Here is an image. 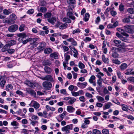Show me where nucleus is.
<instances>
[{
  "mask_svg": "<svg viewBox=\"0 0 134 134\" xmlns=\"http://www.w3.org/2000/svg\"><path fill=\"white\" fill-rule=\"evenodd\" d=\"M71 93L72 96L74 97H77L79 96V94L77 92H72Z\"/></svg>",
  "mask_w": 134,
  "mask_h": 134,
  "instance_id": "obj_63",
  "label": "nucleus"
},
{
  "mask_svg": "<svg viewBox=\"0 0 134 134\" xmlns=\"http://www.w3.org/2000/svg\"><path fill=\"white\" fill-rule=\"evenodd\" d=\"M51 57L54 58L55 59H57L58 58V56L56 52H54L51 53L50 55Z\"/></svg>",
  "mask_w": 134,
  "mask_h": 134,
  "instance_id": "obj_28",
  "label": "nucleus"
},
{
  "mask_svg": "<svg viewBox=\"0 0 134 134\" xmlns=\"http://www.w3.org/2000/svg\"><path fill=\"white\" fill-rule=\"evenodd\" d=\"M121 106L122 107V109L123 110L127 111L128 108L126 105L124 104H122L121 105Z\"/></svg>",
  "mask_w": 134,
  "mask_h": 134,
  "instance_id": "obj_37",
  "label": "nucleus"
},
{
  "mask_svg": "<svg viewBox=\"0 0 134 134\" xmlns=\"http://www.w3.org/2000/svg\"><path fill=\"white\" fill-rule=\"evenodd\" d=\"M44 15L45 18H49L51 16L52 13L51 12H47L45 13Z\"/></svg>",
  "mask_w": 134,
  "mask_h": 134,
  "instance_id": "obj_32",
  "label": "nucleus"
},
{
  "mask_svg": "<svg viewBox=\"0 0 134 134\" xmlns=\"http://www.w3.org/2000/svg\"><path fill=\"white\" fill-rule=\"evenodd\" d=\"M10 18L14 20H16L17 19V17L16 15L14 14H12L10 15Z\"/></svg>",
  "mask_w": 134,
  "mask_h": 134,
  "instance_id": "obj_46",
  "label": "nucleus"
},
{
  "mask_svg": "<svg viewBox=\"0 0 134 134\" xmlns=\"http://www.w3.org/2000/svg\"><path fill=\"white\" fill-rule=\"evenodd\" d=\"M53 51L52 49L50 48H48L45 49L44 52L45 54H49L52 52Z\"/></svg>",
  "mask_w": 134,
  "mask_h": 134,
  "instance_id": "obj_22",
  "label": "nucleus"
},
{
  "mask_svg": "<svg viewBox=\"0 0 134 134\" xmlns=\"http://www.w3.org/2000/svg\"><path fill=\"white\" fill-rule=\"evenodd\" d=\"M25 91H26V93L30 94L31 95H35L36 93L35 91L30 88H27L25 89Z\"/></svg>",
  "mask_w": 134,
  "mask_h": 134,
  "instance_id": "obj_11",
  "label": "nucleus"
},
{
  "mask_svg": "<svg viewBox=\"0 0 134 134\" xmlns=\"http://www.w3.org/2000/svg\"><path fill=\"white\" fill-rule=\"evenodd\" d=\"M124 28L125 30L127 32L130 34L134 33V31L131 29V28H134V25L124 26Z\"/></svg>",
  "mask_w": 134,
  "mask_h": 134,
  "instance_id": "obj_1",
  "label": "nucleus"
},
{
  "mask_svg": "<svg viewBox=\"0 0 134 134\" xmlns=\"http://www.w3.org/2000/svg\"><path fill=\"white\" fill-rule=\"evenodd\" d=\"M49 32V31L48 30H46L45 31H42L40 32V34L43 36L45 35V34H47Z\"/></svg>",
  "mask_w": 134,
  "mask_h": 134,
  "instance_id": "obj_48",
  "label": "nucleus"
},
{
  "mask_svg": "<svg viewBox=\"0 0 134 134\" xmlns=\"http://www.w3.org/2000/svg\"><path fill=\"white\" fill-rule=\"evenodd\" d=\"M43 65L44 66H50L52 64V62L49 60L47 59L43 60L42 62Z\"/></svg>",
  "mask_w": 134,
  "mask_h": 134,
  "instance_id": "obj_12",
  "label": "nucleus"
},
{
  "mask_svg": "<svg viewBox=\"0 0 134 134\" xmlns=\"http://www.w3.org/2000/svg\"><path fill=\"white\" fill-rule=\"evenodd\" d=\"M9 54H12L15 51V50L13 49H10L7 50Z\"/></svg>",
  "mask_w": 134,
  "mask_h": 134,
  "instance_id": "obj_57",
  "label": "nucleus"
},
{
  "mask_svg": "<svg viewBox=\"0 0 134 134\" xmlns=\"http://www.w3.org/2000/svg\"><path fill=\"white\" fill-rule=\"evenodd\" d=\"M49 23L54 24V22L56 21V19L54 17H52V18H49L47 19Z\"/></svg>",
  "mask_w": 134,
  "mask_h": 134,
  "instance_id": "obj_26",
  "label": "nucleus"
},
{
  "mask_svg": "<svg viewBox=\"0 0 134 134\" xmlns=\"http://www.w3.org/2000/svg\"><path fill=\"white\" fill-rule=\"evenodd\" d=\"M6 82V81L5 80H3L1 81L0 83V85L1 87L3 88L4 87Z\"/></svg>",
  "mask_w": 134,
  "mask_h": 134,
  "instance_id": "obj_49",
  "label": "nucleus"
},
{
  "mask_svg": "<svg viewBox=\"0 0 134 134\" xmlns=\"http://www.w3.org/2000/svg\"><path fill=\"white\" fill-rule=\"evenodd\" d=\"M16 94L20 95L23 97L24 96V95L23 93L20 91L17 90L16 92Z\"/></svg>",
  "mask_w": 134,
  "mask_h": 134,
  "instance_id": "obj_54",
  "label": "nucleus"
},
{
  "mask_svg": "<svg viewBox=\"0 0 134 134\" xmlns=\"http://www.w3.org/2000/svg\"><path fill=\"white\" fill-rule=\"evenodd\" d=\"M91 40V38L89 37H87L85 38L83 40L85 41L86 42H87L88 41H90Z\"/></svg>",
  "mask_w": 134,
  "mask_h": 134,
  "instance_id": "obj_61",
  "label": "nucleus"
},
{
  "mask_svg": "<svg viewBox=\"0 0 134 134\" xmlns=\"http://www.w3.org/2000/svg\"><path fill=\"white\" fill-rule=\"evenodd\" d=\"M113 43H114V45L117 47L119 44H120L121 42L120 40L115 39L113 40Z\"/></svg>",
  "mask_w": 134,
  "mask_h": 134,
  "instance_id": "obj_29",
  "label": "nucleus"
},
{
  "mask_svg": "<svg viewBox=\"0 0 134 134\" xmlns=\"http://www.w3.org/2000/svg\"><path fill=\"white\" fill-rule=\"evenodd\" d=\"M77 86L81 88H85L87 85V83L86 82L83 83L78 82L77 83Z\"/></svg>",
  "mask_w": 134,
  "mask_h": 134,
  "instance_id": "obj_16",
  "label": "nucleus"
},
{
  "mask_svg": "<svg viewBox=\"0 0 134 134\" xmlns=\"http://www.w3.org/2000/svg\"><path fill=\"white\" fill-rule=\"evenodd\" d=\"M29 40L30 41V43L32 44L35 45L36 44V41H37L38 39L37 38H30L29 39Z\"/></svg>",
  "mask_w": 134,
  "mask_h": 134,
  "instance_id": "obj_20",
  "label": "nucleus"
},
{
  "mask_svg": "<svg viewBox=\"0 0 134 134\" xmlns=\"http://www.w3.org/2000/svg\"><path fill=\"white\" fill-rule=\"evenodd\" d=\"M41 79L43 80L48 81L51 82L54 81L52 77L49 75H46L44 77L41 78Z\"/></svg>",
  "mask_w": 134,
  "mask_h": 134,
  "instance_id": "obj_8",
  "label": "nucleus"
},
{
  "mask_svg": "<svg viewBox=\"0 0 134 134\" xmlns=\"http://www.w3.org/2000/svg\"><path fill=\"white\" fill-rule=\"evenodd\" d=\"M44 69L45 72L48 74H51L53 71V69L48 66H44Z\"/></svg>",
  "mask_w": 134,
  "mask_h": 134,
  "instance_id": "obj_10",
  "label": "nucleus"
},
{
  "mask_svg": "<svg viewBox=\"0 0 134 134\" xmlns=\"http://www.w3.org/2000/svg\"><path fill=\"white\" fill-rule=\"evenodd\" d=\"M95 76L94 75H92L89 80V81L90 83H92L93 82L95 81Z\"/></svg>",
  "mask_w": 134,
  "mask_h": 134,
  "instance_id": "obj_25",
  "label": "nucleus"
},
{
  "mask_svg": "<svg viewBox=\"0 0 134 134\" xmlns=\"http://www.w3.org/2000/svg\"><path fill=\"white\" fill-rule=\"evenodd\" d=\"M93 133L95 134H101V132L99 130L96 129H94L93 130Z\"/></svg>",
  "mask_w": 134,
  "mask_h": 134,
  "instance_id": "obj_45",
  "label": "nucleus"
},
{
  "mask_svg": "<svg viewBox=\"0 0 134 134\" xmlns=\"http://www.w3.org/2000/svg\"><path fill=\"white\" fill-rule=\"evenodd\" d=\"M68 26V24H64L60 25L59 27V29L62 30H63V29L66 28Z\"/></svg>",
  "mask_w": 134,
  "mask_h": 134,
  "instance_id": "obj_43",
  "label": "nucleus"
},
{
  "mask_svg": "<svg viewBox=\"0 0 134 134\" xmlns=\"http://www.w3.org/2000/svg\"><path fill=\"white\" fill-rule=\"evenodd\" d=\"M128 89L131 91H134V86L131 85H129Z\"/></svg>",
  "mask_w": 134,
  "mask_h": 134,
  "instance_id": "obj_41",
  "label": "nucleus"
},
{
  "mask_svg": "<svg viewBox=\"0 0 134 134\" xmlns=\"http://www.w3.org/2000/svg\"><path fill=\"white\" fill-rule=\"evenodd\" d=\"M102 61L104 63H108L109 62V59L107 58H106L105 55L103 54L102 56Z\"/></svg>",
  "mask_w": 134,
  "mask_h": 134,
  "instance_id": "obj_21",
  "label": "nucleus"
},
{
  "mask_svg": "<svg viewBox=\"0 0 134 134\" xmlns=\"http://www.w3.org/2000/svg\"><path fill=\"white\" fill-rule=\"evenodd\" d=\"M78 66L79 68L81 69H83L85 68V65L81 62H79Z\"/></svg>",
  "mask_w": 134,
  "mask_h": 134,
  "instance_id": "obj_36",
  "label": "nucleus"
},
{
  "mask_svg": "<svg viewBox=\"0 0 134 134\" xmlns=\"http://www.w3.org/2000/svg\"><path fill=\"white\" fill-rule=\"evenodd\" d=\"M124 6L121 4L119 6V10L120 11H122L124 10Z\"/></svg>",
  "mask_w": 134,
  "mask_h": 134,
  "instance_id": "obj_62",
  "label": "nucleus"
},
{
  "mask_svg": "<svg viewBox=\"0 0 134 134\" xmlns=\"http://www.w3.org/2000/svg\"><path fill=\"white\" fill-rule=\"evenodd\" d=\"M25 26V25L24 24H22L20 25L19 28L20 31H24Z\"/></svg>",
  "mask_w": 134,
  "mask_h": 134,
  "instance_id": "obj_53",
  "label": "nucleus"
},
{
  "mask_svg": "<svg viewBox=\"0 0 134 134\" xmlns=\"http://www.w3.org/2000/svg\"><path fill=\"white\" fill-rule=\"evenodd\" d=\"M128 67L127 65L125 63L122 64L120 66V68L121 70H124Z\"/></svg>",
  "mask_w": 134,
  "mask_h": 134,
  "instance_id": "obj_27",
  "label": "nucleus"
},
{
  "mask_svg": "<svg viewBox=\"0 0 134 134\" xmlns=\"http://www.w3.org/2000/svg\"><path fill=\"white\" fill-rule=\"evenodd\" d=\"M38 44V46L36 48L37 50L41 51L45 48L46 45V43L45 42H41Z\"/></svg>",
  "mask_w": 134,
  "mask_h": 134,
  "instance_id": "obj_7",
  "label": "nucleus"
},
{
  "mask_svg": "<svg viewBox=\"0 0 134 134\" xmlns=\"http://www.w3.org/2000/svg\"><path fill=\"white\" fill-rule=\"evenodd\" d=\"M130 18L129 16L128 17L124 18L122 20V22L125 23H129L130 21Z\"/></svg>",
  "mask_w": 134,
  "mask_h": 134,
  "instance_id": "obj_35",
  "label": "nucleus"
},
{
  "mask_svg": "<svg viewBox=\"0 0 134 134\" xmlns=\"http://www.w3.org/2000/svg\"><path fill=\"white\" fill-rule=\"evenodd\" d=\"M18 36L20 37V38H24L26 36V34L24 33H21L18 34Z\"/></svg>",
  "mask_w": 134,
  "mask_h": 134,
  "instance_id": "obj_44",
  "label": "nucleus"
},
{
  "mask_svg": "<svg viewBox=\"0 0 134 134\" xmlns=\"http://www.w3.org/2000/svg\"><path fill=\"white\" fill-rule=\"evenodd\" d=\"M63 21L65 23H69L71 22V20L68 18H64L63 19Z\"/></svg>",
  "mask_w": 134,
  "mask_h": 134,
  "instance_id": "obj_34",
  "label": "nucleus"
},
{
  "mask_svg": "<svg viewBox=\"0 0 134 134\" xmlns=\"http://www.w3.org/2000/svg\"><path fill=\"white\" fill-rule=\"evenodd\" d=\"M38 12H41L42 13H45L47 10V8L44 6H42L40 7L39 9H38Z\"/></svg>",
  "mask_w": 134,
  "mask_h": 134,
  "instance_id": "obj_17",
  "label": "nucleus"
},
{
  "mask_svg": "<svg viewBox=\"0 0 134 134\" xmlns=\"http://www.w3.org/2000/svg\"><path fill=\"white\" fill-rule=\"evenodd\" d=\"M112 105V103L110 102H109L106 103L103 107V110H105L109 108Z\"/></svg>",
  "mask_w": 134,
  "mask_h": 134,
  "instance_id": "obj_18",
  "label": "nucleus"
},
{
  "mask_svg": "<svg viewBox=\"0 0 134 134\" xmlns=\"http://www.w3.org/2000/svg\"><path fill=\"white\" fill-rule=\"evenodd\" d=\"M16 42L14 40H11L8 42L7 44L5 45V47L8 46V47L16 44Z\"/></svg>",
  "mask_w": 134,
  "mask_h": 134,
  "instance_id": "obj_15",
  "label": "nucleus"
},
{
  "mask_svg": "<svg viewBox=\"0 0 134 134\" xmlns=\"http://www.w3.org/2000/svg\"><path fill=\"white\" fill-rule=\"evenodd\" d=\"M103 80H97V84L100 87H102V81Z\"/></svg>",
  "mask_w": 134,
  "mask_h": 134,
  "instance_id": "obj_56",
  "label": "nucleus"
},
{
  "mask_svg": "<svg viewBox=\"0 0 134 134\" xmlns=\"http://www.w3.org/2000/svg\"><path fill=\"white\" fill-rule=\"evenodd\" d=\"M68 114L65 111H63V113L62 114L60 115V117L62 119V120H63L64 117L66 116Z\"/></svg>",
  "mask_w": 134,
  "mask_h": 134,
  "instance_id": "obj_42",
  "label": "nucleus"
},
{
  "mask_svg": "<svg viewBox=\"0 0 134 134\" xmlns=\"http://www.w3.org/2000/svg\"><path fill=\"white\" fill-rule=\"evenodd\" d=\"M6 23L8 24L11 23V24H13L14 23V20L11 19L8 20V21H7Z\"/></svg>",
  "mask_w": 134,
  "mask_h": 134,
  "instance_id": "obj_59",
  "label": "nucleus"
},
{
  "mask_svg": "<svg viewBox=\"0 0 134 134\" xmlns=\"http://www.w3.org/2000/svg\"><path fill=\"white\" fill-rule=\"evenodd\" d=\"M73 129V125L72 124L67 125L66 126L63 127L62 128V130L63 131H65L69 130H72Z\"/></svg>",
  "mask_w": 134,
  "mask_h": 134,
  "instance_id": "obj_9",
  "label": "nucleus"
},
{
  "mask_svg": "<svg viewBox=\"0 0 134 134\" xmlns=\"http://www.w3.org/2000/svg\"><path fill=\"white\" fill-rule=\"evenodd\" d=\"M18 28V26L17 25H12L8 27V30L10 32H14L17 30Z\"/></svg>",
  "mask_w": 134,
  "mask_h": 134,
  "instance_id": "obj_4",
  "label": "nucleus"
},
{
  "mask_svg": "<svg viewBox=\"0 0 134 134\" xmlns=\"http://www.w3.org/2000/svg\"><path fill=\"white\" fill-rule=\"evenodd\" d=\"M67 15L72 20H74L75 18L74 16L73 15V14L72 13V8H70L67 10Z\"/></svg>",
  "mask_w": 134,
  "mask_h": 134,
  "instance_id": "obj_6",
  "label": "nucleus"
},
{
  "mask_svg": "<svg viewBox=\"0 0 134 134\" xmlns=\"http://www.w3.org/2000/svg\"><path fill=\"white\" fill-rule=\"evenodd\" d=\"M113 62L116 64H120V62L117 59H114L113 60Z\"/></svg>",
  "mask_w": 134,
  "mask_h": 134,
  "instance_id": "obj_40",
  "label": "nucleus"
},
{
  "mask_svg": "<svg viewBox=\"0 0 134 134\" xmlns=\"http://www.w3.org/2000/svg\"><path fill=\"white\" fill-rule=\"evenodd\" d=\"M31 119L37 121L38 120L39 118L37 116L34 115L31 117Z\"/></svg>",
  "mask_w": 134,
  "mask_h": 134,
  "instance_id": "obj_55",
  "label": "nucleus"
},
{
  "mask_svg": "<svg viewBox=\"0 0 134 134\" xmlns=\"http://www.w3.org/2000/svg\"><path fill=\"white\" fill-rule=\"evenodd\" d=\"M102 132L103 134H108L109 133V130L107 129H103L102 130Z\"/></svg>",
  "mask_w": 134,
  "mask_h": 134,
  "instance_id": "obj_52",
  "label": "nucleus"
},
{
  "mask_svg": "<svg viewBox=\"0 0 134 134\" xmlns=\"http://www.w3.org/2000/svg\"><path fill=\"white\" fill-rule=\"evenodd\" d=\"M12 12V11L10 9L7 10L6 9H4L3 10V13L6 15H8L10 14Z\"/></svg>",
  "mask_w": 134,
  "mask_h": 134,
  "instance_id": "obj_24",
  "label": "nucleus"
},
{
  "mask_svg": "<svg viewBox=\"0 0 134 134\" xmlns=\"http://www.w3.org/2000/svg\"><path fill=\"white\" fill-rule=\"evenodd\" d=\"M70 100H69L68 103L70 104H71L73 103L76 100V99L74 97H71V98L70 99Z\"/></svg>",
  "mask_w": 134,
  "mask_h": 134,
  "instance_id": "obj_30",
  "label": "nucleus"
},
{
  "mask_svg": "<svg viewBox=\"0 0 134 134\" xmlns=\"http://www.w3.org/2000/svg\"><path fill=\"white\" fill-rule=\"evenodd\" d=\"M11 125L13 126H19V125L18 123L16 121H14L11 122Z\"/></svg>",
  "mask_w": 134,
  "mask_h": 134,
  "instance_id": "obj_38",
  "label": "nucleus"
},
{
  "mask_svg": "<svg viewBox=\"0 0 134 134\" xmlns=\"http://www.w3.org/2000/svg\"><path fill=\"white\" fill-rule=\"evenodd\" d=\"M127 11L130 14L134 13V9L133 8H129L127 9Z\"/></svg>",
  "mask_w": 134,
  "mask_h": 134,
  "instance_id": "obj_47",
  "label": "nucleus"
},
{
  "mask_svg": "<svg viewBox=\"0 0 134 134\" xmlns=\"http://www.w3.org/2000/svg\"><path fill=\"white\" fill-rule=\"evenodd\" d=\"M24 83L31 88H34L36 87L37 84L36 82H31L28 80L24 81Z\"/></svg>",
  "mask_w": 134,
  "mask_h": 134,
  "instance_id": "obj_5",
  "label": "nucleus"
},
{
  "mask_svg": "<svg viewBox=\"0 0 134 134\" xmlns=\"http://www.w3.org/2000/svg\"><path fill=\"white\" fill-rule=\"evenodd\" d=\"M47 4V3L46 1L44 0L40 1L39 3L40 5L42 6H46Z\"/></svg>",
  "mask_w": 134,
  "mask_h": 134,
  "instance_id": "obj_33",
  "label": "nucleus"
},
{
  "mask_svg": "<svg viewBox=\"0 0 134 134\" xmlns=\"http://www.w3.org/2000/svg\"><path fill=\"white\" fill-rule=\"evenodd\" d=\"M90 16V15L88 13H86L85 14V16L83 19L84 21L86 22L88 21L89 19Z\"/></svg>",
  "mask_w": 134,
  "mask_h": 134,
  "instance_id": "obj_31",
  "label": "nucleus"
},
{
  "mask_svg": "<svg viewBox=\"0 0 134 134\" xmlns=\"http://www.w3.org/2000/svg\"><path fill=\"white\" fill-rule=\"evenodd\" d=\"M117 30L121 32V34L124 36L128 37L129 35L125 32L124 30L120 28H117L116 29Z\"/></svg>",
  "mask_w": 134,
  "mask_h": 134,
  "instance_id": "obj_13",
  "label": "nucleus"
},
{
  "mask_svg": "<svg viewBox=\"0 0 134 134\" xmlns=\"http://www.w3.org/2000/svg\"><path fill=\"white\" fill-rule=\"evenodd\" d=\"M96 98L98 101L100 102H102L104 100V99L103 98L99 96H97Z\"/></svg>",
  "mask_w": 134,
  "mask_h": 134,
  "instance_id": "obj_39",
  "label": "nucleus"
},
{
  "mask_svg": "<svg viewBox=\"0 0 134 134\" xmlns=\"http://www.w3.org/2000/svg\"><path fill=\"white\" fill-rule=\"evenodd\" d=\"M79 99L80 101L83 102H85L86 100L85 97L83 96L80 97H79Z\"/></svg>",
  "mask_w": 134,
  "mask_h": 134,
  "instance_id": "obj_58",
  "label": "nucleus"
},
{
  "mask_svg": "<svg viewBox=\"0 0 134 134\" xmlns=\"http://www.w3.org/2000/svg\"><path fill=\"white\" fill-rule=\"evenodd\" d=\"M95 70L97 72H98V74L100 75L101 76H104V74L100 71V70L98 68H96L95 69Z\"/></svg>",
  "mask_w": 134,
  "mask_h": 134,
  "instance_id": "obj_51",
  "label": "nucleus"
},
{
  "mask_svg": "<svg viewBox=\"0 0 134 134\" xmlns=\"http://www.w3.org/2000/svg\"><path fill=\"white\" fill-rule=\"evenodd\" d=\"M81 31L78 28L75 29L73 31L72 33L73 34H78Z\"/></svg>",
  "mask_w": 134,
  "mask_h": 134,
  "instance_id": "obj_50",
  "label": "nucleus"
},
{
  "mask_svg": "<svg viewBox=\"0 0 134 134\" xmlns=\"http://www.w3.org/2000/svg\"><path fill=\"white\" fill-rule=\"evenodd\" d=\"M120 49L118 48L113 47L111 48V50L112 51V56L114 58H117L118 57L119 54L117 53L118 51L120 50Z\"/></svg>",
  "mask_w": 134,
  "mask_h": 134,
  "instance_id": "obj_3",
  "label": "nucleus"
},
{
  "mask_svg": "<svg viewBox=\"0 0 134 134\" xmlns=\"http://www.w3.org/2000/svg\"><path fill=\"white\" fill-rule=\"evenodd\" d=\"M127 80L128 81L132 82H134V77H129L127 79Z\"/></svg>",
  "mask_w": 134,
  "mask_h": 134,
  "instance_id": "obj_64",
  "label": "nucleus"
},
{
  "mask_svg": "<svg viewBox=\"0 0 134 134\" xmlns=\"http://www.w3.org/2000/svg\"><path fill=\"white\" fill-rule=\"evenodd\" d=\"M44 89L47 90H51L52 87V84L50 82L45 81L42 83Z\"/></svg>",
  "mask_w": 134,
  "mask_h": 134,
  "instance_id": "obj_2",
  "label": "nucleus"
},
{
  "mask_svg": "<svg viewBox=\"0 0 134 134\" xmlns=\"http://www.w3.org/2000/svg\"><path fill=\"white\" fill-rule=\"evenodd\" d=\"M6 90L7 91L10 92V91L12 89L13 87L12 85L11 84H9L6 86Z\"/></svg>",
  "mask_w": 134,
  "mask_h": 134,
  "instance_id": "obj_23",
  "label": "nucleus"
},
{
  "mask_svg": "<svg viewBox=\"0 0 134 134\" xmlns=\"http://www.w3.org/2000/svg\"><path fill=\"white\" fill-rule=\"evenodd\" d=\"M75 110V109L71 106H67V110L69 113H72L74 112Z\"/></svg>",
  "mask_w": 134,
  "mask_h": 134,
  "instance_id": "obj_19",
  "label": "nucleus"
},
{
  "mask_svg": "<svg viewBox=\"0 0 134 134\" xmlns=\"http://www.w3.org/2000/svg\"><path fill=\"white\" fill-rule=\"evenodd\" d=\"M67 2L70 4H74L75 3V0H67Z\"/></svg>",
  "mask_w": 134,
  "mask_h": 134,
  "instance_id": "obj_60",
  "label": "nucleus"
},
{
  "mask_svg": "<svg viewBox=\"0 0 134 134\" xmlns=\"http://www.w3.org/2000/svg\"><path fill=\"white\" fill-rule=\"evenodd\" d=\"M31 103H32L33 105L32 106L35 109H38L40 107V104L34 100L31 101Z\"/></svg>",
  "mask_w": 134,
  "mask_h": 134,
  "instance_id": "obj_14",
  "label": "nucleus"
}]
</instances>
